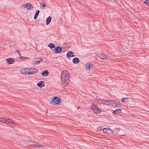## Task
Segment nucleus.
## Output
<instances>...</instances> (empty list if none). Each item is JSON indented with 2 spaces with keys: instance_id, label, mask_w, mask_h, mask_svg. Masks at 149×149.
<instances>
[{
  "instance_id": "obj_1",
  "label": "nucleus",
  "mask_w": 149,
  "mask_h": 149,
  "mask_svg": "<svg viewBox=\"0 0 149 149\" xmlns=\"http://www.w3.org/2000/svg\"><path fill=\"white\" fill-rule=\"evenodd\" d=\"M62 82L65 86L68 85L69 81V73L66 70H63L61 74Z\"/></svg>"
},
{
  "instance_id": "obj_2",
  "label": "nucleus",
  "mask_w": 149,
  "mask_h": 149,
  "mask_svg": "<svg viewBox=\"0 0 149 149\" xmlns=\"http://www.w3.org/2000/svg\"><path fill=\"white\" fill-rule=\"evenodd\" d=\"M91 107L92 111L96 114H99L101 111V109L95 104L92 105Z\"/></svg>"
},
{
  "instance_id": "obj_3",
  "label": "nucleus",
  "mask_w": 149,
  "mask_h": 149,
  "mask_svg": "<svg viewBox=\"0 0 149 149\" xmlns=\"http://www.w3.org/2000/svg\"><path fill=\"white\" fill-rule=\"evenodd\" d=\"M96 55L99 57L102 60H104L107 58V56L105 54L102 53H97L95 54Z\"/></svg>"
},
{
  "instance_id": "obj_4",
  "label": "nucleus",
  "mask_w": 149,
  "mask_h": 149,
  "mask_svg": "<svg viewBox=\"0 0 149 149\" xmlns=\"http://www.w3.org/2000/svg\"><path fill=\"white\" fill-rule=\"evenodd\" d=\"M6 121L5 124H8L10 126H13L15 125V123L13 122V121L11 119L6 118Z\"/></svg>"
},
{
  "instance_id": "obj_5",
  "label": "nucleus",
  "mask_w": 149,
  "mask_h": 149,
  "mask_svg": "<svg viewBox=\"0 0 149 149\" xmlns=\"http://www.w3.org/2000/svg\"><path fill=\"white\" fill-rule=\"evenodd\" d=\"M103 131L104 133L106 134H109L110 133L113 134L115 132L114 130L107 128H104L103 129Z\"/></svg>"
},
{
  "instance_id": "obj_6",
  "label": "nucleus",
  "mask_w": 149,
  "mask_h": 149,
  "mask_svg": "<svg viewBox=\"0 0 149 149\" xmlns=\"http://www.w3.org/2000/svg\"><path fill=\"white\" fill-rule=\"evenodd\" d=\"M52 101L54 103L58 104L60 103L61 100L59 98L57 97H55L52 99Z\"/></svg>"
},
{
  "instance_id": "obj_7",
  "label": "nucleus",
  "mask_w": 149,
  "mask_h": 149,
  "mask_svg": "<svg viewBox=\"0 0 149 149\" xmlns=\"http://www.w3.org/2000/svg\"><path fill=\"white\" fill-rule=\"evenodd\" d=\"M66 56L68 58H70L71 57H74V56L73 53L70 51H69L66 54Z\"/></svg>"
},
{
  "instance_id": "obj_8",
  "label": "nucleus",
  "mask_w": 149,
  "mask_h": 149,
  "mask_svg": "<svg viewBox=\"0 0 149 149\" xmlns=\"http://www.w3.org/2000/svg\"><path fill=\"white\" fill-rule=\"evenodd\" d=\"M37 143L38 144H33V146L36 148H38L39 149H43L44 146L43 145L38 144V143Z\"/></svg>"
},
{
  "instance_id": "obj_9",
  "label": "nucleus",
  "mask_w": 149,
  "mask_h": 149,
  "mask_svg": "<svg viewBox=\"0 0 149 149\" xmlns=\"http://www.w3.org/2000/svg\"><path fill=\"white\" fill-rule=\"evenodd\" d=\"M62 50V48L60 47H57L55 48L54 51L56 53H59Z\"/></svg>"
},
{
  "instance_id": "obj_10",
  "label": "nucleus",
  "mask_w": 149,
  "mask_h": 149,
  "mask_svg": "<svg viewBox=\"0 0 149 149\" xmlns=\"http://www.w3.org/2000/svg\"><path fill=\"white\" fill-rule=\"evenodd\" d=\"M93 66V65L91 64V63H89L86 64V69H88V70H90L92 68Z\"/></svg>"
},
{
  "instance_id": "obj_11",
  "label": "nucleus",
  "mask_w": 149,
  "mask_h": 149,
  "mask_svg": "<svg viewBox=\"0 0 149 149\" xmlns=\"http://www.w3.org/2000/svg\"><path fill=\"white\" fill-rule=\"evenodd\" d=\"M28 70L29 71L28 68H25L22 69L21 70V72L22 74H28Z\"/></svg>"
},
{
  "instance_id": "obj_12",
  "label": "nucleus",
  "mask_w": 149,
  "mask_h": 149,
  "mask_svg": "<svg viewBox=\"0 0 149 149\" xmlns=\"http://www.w3.org/2000/svg\"><path fill=\"white\" fill-rule=\"evenodd\" d=\"M43 60L42 58H40V60L39 61H33L32 62V64H34L35 65H37L38 64H39L40 63V62L42 61Z\"/></svg>"
},
{
  "instance_id": "obj_13",
  "label": "nucleus",
  "mask_w": 149,
  "mask_h": 149,
  "mask_svg": "<svg viewBox=\"0 0 149 149\" xmlns=\"http://www.w3.org/2000/svg\"><path fill=\"white\" fill-rule=\"evenodd\" d=\"M49 73V72L46 70H45L42 71L41 74L43 77H46L47 76Z\"/></svg>"
},
{
  "instance_id": "obj_14",
  "label": "nucleus",
  "mask_w": 149,
  "mask_h": 149,
  "mask_svg": "<svg viewBox=\"0 0 149 149\" xmlns=\"http://www.w3.org/2000/svg\"><path fill=\"white\" fill-rule=\"evenodd\" d=\"M6 61H7L8 63L9 64H13L14 61V59H12V58H9L6 59Z\"/></svg>"
},
{
  "instance_id": "obj_15",
  "label": "nucleus",
  "mask_w": 149,
  "mask_h": 149,
  "mask_svg": "<svg viewBox=\"0 0 149 149\" xmlns=\"http://www.w3.org/2000/svg\"><path fill=\"white\" fill-rule=\"evenodd\" d=\"M37 85L39 87H42L45 85L44 82L43 81H40L37 84Z\"/></svg>"
},
{
  "instance_id": "obj_16",
  "label": "nucleus",
  "mask_w": 149,
  "mask_h": 149,
  "mask_svg": "<svg viewBox=\"0 0 149 149\" xmlns=\"http://www.w3.org/2000/svg\"><path fill=\"white\" fill-rule=\"evenodd\" d=\"M112 104H111L112 106L114 107L118 105H119L120 103L119 102L116 100H112Z\"/></svg>"
},
{
  "instance_id": "obj_17",
  "label": "nucleus",
  "mask_w": 149,
  "mask_h": 149,
  "mask_svg": "<svg viewBox=\"0 0 149 149\" xmlns=\"http://www.w3.org/2000/svg\"><path fill=\"white\" fill-rule=\"evenodd\" d=\"M79 59L78 58H74L73 59L72 62L74 64H77L79 62Z\"/></svg>"
},
{
  "instance_id": "obj_18",
  "label": "nucleus",
  "mask_w": 149,
  "mask_h": 149,
  "mask_svg": "<svg viewBox=\"0 0 149 149\" xmlns=\"http://www.w3.org/2000/svg\"><path fill=\"white\" fill-rule=\"evenodd\" d=\"M52 19V18L50 16H49L47 18L46 20V24L47 25H48L51 22Z\"/></svg>"
},
{
  "instance_id": "obj_19",
  "label": "nucleus",
  "mask_w": 149,
  "mask_h": 149,
  "mask_svg": "<svg viewBox=\"0 0 149 149\" xmlns=\"http://www.w3.org/2000/svg\"><path fill=\"white\" fill-rule=\"evenodd\" d=\"M28 5L27 9L29 10H32L33 9V6L30 3H27Z\"/></svg>"
},
{
  "instance_id": "obj_20",
  "label": "nucleus",
  "mask_w": 149,
  "mask_h": 149,
  "mask_svg": "<svg viewBox=\"0 0 149 149\" xmlns=\"http://www.w3.org/2000/svg\"><path fill=\"white\" fill-rule=\"evenodd\" d=\"M6 117H1L0 118V122H2L5 123L6 121Z\"/></svg>"
},
{
  "instance_id": "obj_21",
  "label": "nucleus",
  "mask_w": 149,
  "mask_h": 149,
  "mask_svg": "<svg viewBox=\"0 0 149 149\" xmlns=\"http://www.w3.org/2000/svg\"><path fill=\"white\" fill-rule=\"evenodd\" d=\"M121 110L120 109H118L116 110L113 111V113L114 114H118V112L119 113H121Z\"/></svg>"
},
{
  "instance_id": "obj_22",
  "label": "nucleus",
  "mask_w": 149,
  "mask_h": 149,
  "mask_svg": "<svg viewBox=\"0 0 149 149\" xmlns=\"http://www.w3.org/2000/svg\"><path fill=\"white\" fill-rule=\"evenodd\" d=\"M107 101V100H105L104 99H98L97 100V102L98 103H104L105 104V102L106 101Z\"/></svg>"
},
{
  "instance_id": "obj_23",
  "label": "nucleus",
  "mask_w": 149,
  "mask_h": 149,
  "mask_svg": "<svg viewBox=\"0 0 149 149\" xmlns=\"http://www.w3.org/2000/svg\"><path fill=\"white\" fill-rule=\"evenodd\" d=\"M48 47H49L51 49L54 48L56 47V46L53 43H50L48 45Z\"/></svg>"
},
{
  "instance_id": "obj_24",
  "label": "nucleus",
  "mask_w": 149,
  "mask_h": 149,
  "mask_svg": "<svg viewBox=\"0 0 149 149\" xmlns=\"http://www.w3.org/2000/svg\"><path fill=\"white\" fill-rule=\"evenodd\" d=\"M112 100H108L107 101H107H106L105 102V104L107 105L108 104L109 105H111V104L112 103Z\"/></svg>"
},
{
  "instance_id": "obj_25",
  "label": "nucleus",
  "mask_w": 149,
  "mask_h": 149,
  "mask_svg": "<svg viewBox=\"0 0 149 149\" xmlns=\"http://www.w3.org/2000/svg\"><path fill=\"white\" fill-rule=\"evenodd\" d=\"M28 69H29V71L28 70V74H33V71L32 70V69L31 68H29Z\"/></svg>"
},
{
  "instance_id": "obj_26",
  "label": "nucleus",
  "mask_w": 149,
  "mask_h": 149,
  "mask_svg": "<svg viewBox=\"0 0 149 149\" xmlns=\"http://www.w3.org/2000/svg\"><path fill=\"white\" fill-rule=\"evenodd\" d=\"M31 69H32V70L33 71V74H34V73H36L38 71V69H35L34 68H31Z\"/></svg>"
},
{
  "instance_id": "obj_27",
  "label": "nucleus",
  "mask_w": 149,
  "mask_h": 149,
  "mask_svg": "<svg viewBox=\"0 0 149 149\" xmlns=\"http://www.w3.org/2000/svg\"><path fill=\"white\" fill-rule=\"evenodd\" d=\"M144 4H146L147 6H149V0H146L144 2Z\"/></svg>"
},
{
  "instance_id": "obj_28",
  "label": "nucleus",
  "mask_w": 149,
  "mask_h": 149,
  "mask_svg": "<svg viewBox=\"0 0 149 149\" xmlns=\"http://www.w3.org/2000/svg\"><path fill=\"white\" fill-rule=\"evenodd\" d=\"M40 7H41V6H42L43 7V8H44L46 6H45V4H44V3H40Z\"/></svg>"
},
{
  "instance_id": "obj_29",
  "label": "nucleus",
  "mask_w": 149,
  "mask_h": 149,
  "mask_svg": "<svg viewBox=\"0 0 149 149\" xmlns=\"http://www.w3.org/2000/svg\"><path fill=\"white\" fill-rule=\"evenodd\" d=\"M126 100H128V99L126 98H123L122 99V101L123 102H126Z\"/></svg>"
},
{
  "instance_id": "obj_30",
  "label": "nucleus",
  "mask_w": 149,
  "mask_h": 149,
  "mask_svg": "<svg viewBox=\"0 0 149 149\" xmlns=\"http://www.w3.org/2000/svg\"><path fill=\"white\" fill-rule=\"evenodd\" d=\"M39 12H40L39 10H38L36 11V14L35 15L36 16H38V15H39Z\"/></svg>"
},
{
  "instance_id": "obj_31",
  "label": "nucleus",
  "mask_w": 149,
  "mask_h": 149,
  "mask_svg": "<svg viewBox=\"0 0 149 149\" xmlns=\"http://www.w3.org/2000/svg\"><path fill=\"white\" fill-rule=\"evenodd\" d=\"M17 53L18 54H19V55L20 57H21V54H20V51H19V50H17Z\"/></svg>"
},
{
  "instance_id": "obj_32",
  "label": "nucleus",
  "mask_w": 149,
  "mask_h": 149,
  "mask_svg": "<svg viewBox=\"0 0 149 149\" xmlns=\"http://www.w3.org/2000/svg\"><path fill=\"white\" fill-rule=\"evenodd\" d=\"M24 8H26L27 7H28V5L27 4H24Z\"/></svg>"
},
{
  "instance_id": "obj_33",
  "label": "nucleus",
  "mask_w": 149,
  "mask_h": 149,
  "mask_svg": "<svg viewBox=\"0 0 149 149\" xmlns=\"http://www.w3.org/2000/svg\"><path fill=\"white\" fill-rule=\"evenodd\" d=\"M22 59H23V58H24V59H26V58H29L28 57H24V56H21L20 57Z\"/></svg>"
},
{
  "instance_id": "obj_34",
  "label": "nucleus",
  "mask_w": 149,
  "mask_h": 149,
  "mask_svg": "<svg viewBox=\"0 0 149 149\" xmlns=\"http://www.w3.org/2000/svg\"><path fill=\"white\" fill-rule=\"evenodd\" d=\"M37 17H38V16H36V15H35L34 16V19H37Z\"/></svg>"
},
{
  "instance_id": "obj_35",
  "label": "nucleus",
  "mask_w": 149,
  "mask_h": 149,
  "mask_svg": "<svg viewBox=\"0 0 149 149\" xmlns=\"http://www.w3.org/2000/svg\"><path fill=\"white\" fill-rule=\"evenodd\" d=\"M80 107V106H78L77 107V109H79V108Z\"/></svg>"
},
{
  "instance_id": "obj_36",
  "label": "nucleus",
  "mask_w": 149,
  "mask_h": 149,
  "mask_svg": "<svg viewBox=\"0 0 149 149\" xmlns=\"http://www.w3.org/2000/svg\"><path fill=\"white\" fill-rule=\"evenodd\" d=\"M107 1H111V0H106Z\"/></svg>"
}]
</instances>
